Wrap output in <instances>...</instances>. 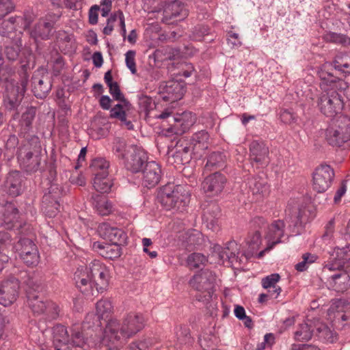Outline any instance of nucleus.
<instances>
[{"label":"nucleus","instance_id":"nucleus-44","mask_svg":"<svg viewBox=\"0 0 350 350\" xmlns=\"http://www.w3.org/2000/svg\"><path fill=\"white\" fill-rule=\"evenodd\" d=\"M113 183L109 175L96 176L93 179V187L100 193H108Z\"/></svg>","mask_w":350,"mask_h":350},{"label":"nucleus","instance_id":"nucleus-59","mask_svg":"<svg viewBox=\"0 0 350 350\" xmlns=\"http://www.w3.org/2000/svg\"><path fill=\"white\" fill-rule=\"evenodd\" d=\"M14 7L12 0H0V19L12 12Z\"/></svg>","mask_w":350,"mask_h":350},{"label":"nucleus","instance_id":"nucleus-36","mask_svg":"<svg viewBox=\"0 0 350 350\" xmlns=\"http://www.w3.org/2000/svg\"><path fill=\"white\" fill-rule=\"evenodd\" d=\"M18 219V210L12 204H9L5 206L1 212V225L3 226L8 229H11L14 226V223Z\"/></svg>","mask_w":350,"mask_h":350},{"label":"nucleus","instance_id":"nucleus-39","mask_svg":"<svg viewBox=\"0 0 350 350\" xmlns=\"http://www.w3.org/2000/svg\"><path fill=\"white\" fill-rule=\"evenodd\" d=\"M93 205L97 212L101 215H107L112 211V205L104 196L93 195Z\"/></svg>","mask_w":350,"mask_h":350},{"label":"nucleus","instance_id":"nucleus-8","mask_svg":"<svg viewBox=\"0 0 350 350\" xmlns=\"http://www.w3.org/2000/svg\"><path fill=\"white\" fill-rule=\"evenodd\" d=\"M326 139L332 146H342L350 139V119L340 117L326 131Z\"/></svg>","mask_w":350,"mask_h":350},{"label":"nucleus","instance_id":"nucleus-3","mask_svg":"<svg viewBox=\"0 0 350 350\" xmlns=\"http://www.w3.org/2000/svg\"><path fill=\"white\" fill-rule=\"evenodd\" d=\"M14 71L8 64H4L0 46V83H5L4 104L9 109L18 106L26 90L27 79H22L20 83H16L12 79Z\"/></svg>","mask_w":350,"mask_h":350},{"label":"nucleus","instance_id":"nucleus-13","mask_svg":"<svg viewBox=\"0 0 350 350\" xmlns=\"http://www.w3.org/2000/svg\"><path fill=\"white\" fill-rule=\"evenodd\" d=\"M216 280L215 275L209 270H204L195 275L190 280V284L198 291L204 293L203 297L209 300L213 293V285Z\"/></svg>","mask_w":350,"mask_h":350},{"label":"nucleus","instance_id":"nucleus-56","mask_svg":"<svg viewBox=\"0 0 350 350\" xmlns=\"http://www.w3.org/2000/svg\"><path fill=\"white\" fill-rule=\"evenodd\" d=\"M119 244H107L105 247V250L100 251V255L105 258H115L120 256V251L118 247Z\"/></svg>","mask_w":350,"mask_h":350},{"label":"nucleus","instance_id":"nucleus-24","mask_svg":"<svg viewBox=\"0 0 350 350\" xmlns=\"http://www.w3.org/2000/svg\"><path fill=\"white\" fill-rule=\"evenodd\" d=\"M20 18L14 16L3 21L0 27V35L3 40H21L23 31L20 27Z\"/></svg>","mask_w":350,"mask_h":350},{"label":"nucleus","instance_id":"nucleus-1","mask_svg":"<svg viewBox=\"0 0 350 350\" xmlns=\"http://www.w3.org/2000/svg\"><path fill=\"white\" fill-rule=\"evenodd\" d=\"M332 70V65L326 62L317 70L321 80L320 88L323 90L318 105L321 111L328 117H334L342 111L344 106L342 97L348 88L347 83L335 77Z\"/></svg>","mask_w":350,"mask_h":350},{"label":"nucleus","instance_id":"nucleus-11","mask_svg":"<svg viewBox=\"0 0 350 350\" xmlns=\"http://www.w3.org/2000/svg\"><path fill=\"white\" fill-rule=\"evenodd\" d=\"M59 18V14L54 13H49L40 18L30 31L31 38L36 42L49 39L54 25Z\"/></svg>","mask_w":350,"mask_h":350},{"label":"nucleus","instance_id":"nucleus-18","mask_svg":"<svg viewBox=\"0 0 350 350\" xmlns=\"http://www.w3.org/2000/svg\"><path fill=\"white\" fill-rule=\"evenodd\" d=\"M185 90L184 85L177 81H169L162 83L159 88L161 98L167 102L174 103L181 99Z\"/></svg>","mask_w":350,"mask_h":350},{"label":"nucleus","instance_id":"nucleus-64","mask_svg":"<svg viewBox=\"0 0 350 350\" xmlns=\"http://www.w3.org/2000/svg\"><path fill=\"white\" fill-rule=\"evenodd\" d=\"M176 334L178 340L181 342H186L189 335V329L186 325H180L176 328Z\"/></svg>","mask_w":350,"mask_h":350},{"label":"nucleus","instance_id":"nucleus-49","mask_svg":"<svg viewBox=\"0 0 350 350\" xmlns=\"http://www.w3.org/2000/svg\"><path fill=\"white\" fill-rule=\"evenodd\" d=\"M183 238L187 246L200 245L203 242L202 234L196 230L187 231L184 234Z\"/></svg>","mask_w":350,"mask_h":350},{"label":"nucleus","instance_id":"nucleus-20","mask_svg":"<svg viewBox=\"0 0 350 350\" xmlns=\"http://www.w3.org/2000/svg\"><path fill=\"white\" fill-rule=\"evenodd\" d=\"M127 155L124 159L126 168L133 172H139L147 161L146 152L137 146L131 145L126 149Z\"/></svg>","mask_w":350,"mask_h":350},{"label":"nucleus","instance_id":"nucleus-50","mask_svg":"<svg viewBox=\"0 0 350 350\" xmlns=\"http://www.w3.org/2000/svg\"><path fill=\"white\" fill-rule=\"evenodd\" d=\"M101 326L100 319L99 317L94 313H88L85 317V321H83L82 326V334H83V332H85L92 328H95L96 331L98 330L99 332L101 330L100 327Z\"/></svg>","mask_w":350,"mask_h":350},{"label":"nucleus","instance_id":"nucleus-12","mask_svg":"<svg viewBox=\"0 0 350 350\" xmlns=\"http://www.w3.org/2000/svg\"><path fill=\"white\" fill-rule=\"evenodd\" d=\"M335 174L331 166L321 165L312 174V189L318 193L325 192L332 185Z\"/></svg>","mask_w":350,"mask_h":350},{"label":"nucleus","instance_id":"nucleus-29","mask_svg":"<svg viewBox=\"0 0 350 350\" xmlns=\"http://www.w3.org/2000/svg\"><path fill=\"white\" fill-rule=\"evenodd\" d=\"M161 177L160 165L155 161L148 162L143 171V184L147 187L157 185Z\"/></svg>","mask_w":350,"mask_h":350},{"label":"nucleus","instance_id":"nucleus-6","mask_svg":"<svg viewBox=\"0 0 350 350\" xmlns=\"http://www.w3.org/2000/svg\"><path fill=\"white\" fill-rule=\"evenodd\" d=\"M53 338L57 350H70L71 347L85 348L90 346L88 338L83 335L81 327L74 325L70 328V333L66 327L57 325L53 328Z\"/></svg>","mask_w":350,"mask_h":350},{"label":"nucleus","instance_id":"nucleus-30","mask_svg":"<svg viewBox=\"0 0 350 350\" xmlns=\"http://www.w3.org/2000/svg\"><path fill=\"white\" fill-rule=\"evenodd\" d=\"M191 145L189 140L186 139H179L174 148L172 154L174 162L177 164H184L188 163L191 159Z\"/></svg>","mask_w":350,"mask_h":350},{"label":"nucleus","instance_id":"nucleus-47","mask_svg":"<svg viewBox=\"0 0 350 350\" xmlns=\"http://www.w3.org/2000/svg\"><path fill=\"white\" fill-rule=\"evenodd\" d=\"M225 157L220 152H213L208 158L205 165L206 170L212 171L213 170L223 167L224 166Z\"/></svg>","mask_w":350,"mask_h":350},{"label":"nucleus","instance_id":"nucleus-34","mask_svg":"<svg viewBox=\"0 0 350 350\" xmlns=\"http://www.w3.org/2000/svg\"><path fill=\"white\" fill-rule=\"evenodd\" d=\"M188 16V10L180 1H173L165 10V17L167 18H177L183 20Z\"/></svg>","mask_w":350,"mask_h":350},{"label":"nucleus","instance_id":"nucleus-37","mask_svg":"<svg viewBox=\"0 0 350 350\" xmlns=\"http://www.w3.org/2000/svg\"><path fill=\"white\" fill-rule=\"evenodd\" d=\"M5 50L4 53L10 61H16L20 55L22 49L21 40H10L3 41Z\"/></svg>","mask_w":350,"mask_h":350},{"label":"nucleus","instance_id":"nucleus-63","mask_svg":"<svg viewBox=\"0 0 350 350\" xmlns=\"http://www.w3.org/2000/svg\"><path fill=\"white\" fill-rule=\"evenodd\" d=\"M11 243L10 235L6 232H0V255Z\"/></svg>","mask_w":350,"mask_h":350},{"label":"nucleus","instance_id":"nucleus-19","mask_svg":"<svg viewBox=\"0 0 350 350\" xmlns=\"http://www.w3.org/2000/svg\"><path fill=\"white\" fill-rule=\"evenodd\" d=\"M19 287V281L15 278L3 281L0 286V304L8 306L13 304L18 297Z\"/></svg>","mask_w":350,"mask_h":350},{"label":"nucleus","instance_id":"nucleus-57","mask_svg":"<svg viewBox=\"0 0 350 350\" xmlns=\"http://www.w3.org/2000/svg\"><path fill=\"white\" fill-rule=\"evenodd\" d=\"M317 256L309 253H306L302 256V261L295 265V269L299 271L306 270L308 266L315 262Z\"/></svg>","mask_w":350,"mask_h":350},{"label":"nucleus","instance_id":"nucleus-5","mask_svg":"<svg viewBox=\"0 0 350 350\" xmlns=\"http://www.w3.org/2000/svg\"><path fill=\"white\" fill-rule=\"evenodd\" d=\"M42 147L39 138L36 135L25 139V142L19 148L18 161L21 167L32 172L38 170L41 162Z\"/></svg>","mask_w":350,"mask_h":350},{"label":"nucleus","instance_id":"nucleus-26","mask_svg":"<svg viewBox=\"0 0 350 350\" xmlns=\"http://www.w3.org/2000/svg\"><path fill=\"white\" fill-rule=\"evenodd\" d=\"M98 233L103 239L111 242L112 244H122L126 239V234L121 229L111 226L107 223L98 226Z\"/></svg>","mask_w":350,"mask_h":350},{"label":"nucleus","instance_id":"nucleus-7","mask_svg":"<svg viewBox=\"0 0 350 350\" xmlns=\"http://www.w3.org/2000/svg\"><path fill=\"white\" fill-rule=\"evenodd\" d=\"M109 92L113 98L121 101V104L116 105L110 111V117L120 120L128 129H133V124L130 120H127L126 114L131 109V104L127 101L120 92L119 85L117 82L108 85Z\"/></svg>","mask_w":350,"mask_h":350},{"label":"nucleus","instance_id":"nucleus-16","mask_svg":"<svg viewBox=\"0 0 350 350\" xmlns=\"http://www.w3.org/2000/svg\"><path fill=\"white\" fill-rule=\"evenodd\" d=\"M90 273L96 289V294L103 292L107 286L109 279V271L106 265L98 260H94L89 264Z\"/></svg>","mask_w":350,"mask_h":350},{"label":"nucleus","instance_id":"nucleus-23","mask_svg":"<svg viewBox=\"0 0 350 350\" xmlns=\"http://www.w3.org/2000/svg\"><path fill=\"white\" fill-rule=\"evenodd\" d=\"M321 277L327 280L329 286L336 291L343 292L350 287V276L341 269L329 271L328 276H323L322 272Z\"/></svg>","mask_w":350,"mask_h":350},{"label":"nucleus","instance_id":"nucleus-28","mask_svg":"<svg viewBox=\"0 0 350 350\" xmlns=\"http://www.w3.org/2000/svg\"><path fill=\"white\" fill-rule=\"evenodd\" d=\"M250 159L258 166L267 165L269 162V149L262 142L253 141L250 146Z\"/></svg>","mask_w":350,"mask_h":350},{"label":"nucleus","instance_id":"nucleus-14","mask_svg":"<svg viewBox=\"0 0 350 350\" xmlns=\"http://www.w3.org/2000/svg\"><path fill=\"white\" fill-rule=\"evenodd\" d=\"M31 85L35 96L44 98L46 97L51 90V77L45 69H38L34 72L31 78Z\"/></svg>","mask_w":350,"mask_h":350},{"label":"nucleus","instance_id":"nucleus-40","mask_svg":"<svg viewBox=\"0 0 350 350\" xmlns=\"http://www.w3.org/2000/svg\"><path fill=\"white\" fill-rule=\"evenodd\" d=\"M90 167L94 177L109 175V163L104 158L94 159Z\"/></svg>","mask_w":350,"mask_h":350},{"label":"nucleus","instance_id":"nucleus-10","mask_svg":"<svg viewBox=\"0 0 350 350\" xmlns=\"http://www.w3.org/2000/svg\"><path fill=\"white\" fill-rule=\"evenodd\" d=\"M63 190L57 184L53 183L44 193L42 201V210L49 217H54L59 212V199Z\"/></svg>","mask_w":350,"mask_h":350},{"label":"nucleus","instance_id":"nucleus-35","mask_svg":"<svg viewBox=\"0 0 350 350\" xmlns=\"http://www.w3.org/2000/svg\"><path fill=\"white\" fill-rule=\"evenodd\" d=\"M190 143L192 145V150L197 154H200L201 151L206 150L208 147L209 135L205 131L196 133Z\"/></svg>","mask_w":350,"mask_h":350},{"label":"nucleus","instance_id":"nucleus-54","mask_svg":"<svg viewBox=\"0 0 350 350\" xmlns=\"http://www.w3.org/2000/svg\"><path fill=\"white\" fill-rule=\"evenodd\" d=\"M15 18H20V27L22 30L29 27L35 18V14L31 10H26L23 16H16Z\"/></svg>","mask_w":350,"mask_h":350},{"label":"nucleus","instance_id":"nucleus-43","mask_svg":"<svg viewBox=\"0 0 350 350\" xmlns=\"http://www.w3.org/2000/svg\"><path fill=\"white\" fill-rule=\"evenodd\" d=\"M7 186L9 194L12 196H17L20 193L21 178L19 172H12L7 177Z\"/></svg>","mask_w":350,"mask_h":350},{"label":"nucleus","instance_id":"nucleus-2","mask_svg":"<svg viewBox=\"0 0 350 350\" xmlns=\"http://www.w3.org/2000/svg\"><path fill=\"white\" fill-rule=\"evenodd\" d=\"M145 326V320L141 314L131 312L122 319V323L110 320L105 329L103 342L116 345L123 338H131L140 332Z\"/></svg>","mask_w":350,"mask_h":350},{"label":"nucleus","instance_id":"nucleus-48","mask_svg":"<svg viewBox=\"0 0 350 350\" xmlns=\"http://www.w3.org/2000/svg\"><path fill=\"white\" fill-rule=\"evenodd\" d=\"M28 304L33 312L38 314L44 313L47 307V302H44L42 299L33 295L28 296Z\"/></svg>","mask_w":350,"mask_h":350},{"label":"nucleus","instance_id":"nucleus-41","mask_svg":"<svg viewBox=\"0 0 350 350\" xmlns=\"http://www.w3.org/2000/svg\"><path fill=\"white\" fill-rule=\"evenodd\" d=\"M117 19H119L120 24L121 26L122 36L124 37L126 33L125 22H124V16L123 12L121 10H118L114 14H111V16L107 20V24L106 27L103 29V33L105 35H110L113 29V23L116 21Z\"/></svg>","mask_w":350,"mask_h":350},{"label":"nucleus","instance_id":"nucleus-46","mask_svg":"<svg viewBox=\"0 0 350 350\" xmlns=\"http://www.w3.org/2000/svg\"><path fill=\"white\" fill-rule=\"evenodd\" d=\"M333 64L336 70L346 74L350 73V55L342 53L338 54Z\"/></svg>","mask_w":350,"mask_h":350},{"label":"nucleus","instance_id":"nucleus-58","mask_svg":"<svg viewBox=\"0 0 350 350\" xmlns=\"http://www.w3.org/2000/svg\"><path fill=\"white\" fill-rule=\"evenodd\" d=\"M129 147L126 146L125 142L120 139H117L115 142L113 150L119 158L125 159L127 155L126 149Z\"/></svg>","mask_w":350,"mask_h":350},{"label":"nucleus","instance_id":"nucleus-9","mask_svg":"<svg viewBox=\"0 0 350 350\" xmlns=\"http://www.w3.org/2000/svg\"><path fill=\"white\" fill-rule=\"evenodd\" d=\"M341 269L350 271V245L340 248L336 247L330 255V260L323 267V276H328L330 271Z\"/></svg>","mask_w":350,"mask_h":350},{"label":"nucleus","instance_id":"nucleus-25","mask_svg":"<svg viewBox=\"0 0 350 350\" xmlns=\"http://www.w3.org/2000/svg\"><path fill=\"white\" fill-rule=\"evenodd\" d=\"M226 183V177L219 172H215L204 179L202 187L208 196H215L223 191Z\"/></svg>","mask_w":350,"mask_h":350},{"label":"nucleus","instance_id":"nucleus-33","mask_svg":"<svg viewBox=\"0 0 350 350\" xmlns=\"http://www.w3.org/2000/svg\"><path fill=\"white\" fill-rule=\"evenodd\" d=\"M250 191L254 196L263 197L269 193V186L267 179L263 176H256L248 181Z\"/></svg>","mask_w":350,"mask_h":350},{"label":"nucleus","instance_id":"nucleus-45","mask_svg":"<svg viewBox=\"0 0 350 350\" xmlns=\"http://www.w3.org/2000/svg\"><path fill=\"white\" fill-rule=\"evenodd\" d=\"M113 310L112 304L108 299H101L96 303V314L100 319L106 320L108 319L113 312Z\"/></svg>","mask_w":350,"mask_h":350},{"label":"nucleus","instance_id":"nucleus-51","mask_svg":"<svg viewBox=\"0 0 350 350\" xmlns=\"http://www.w3.org/2000/svg\"><path fill=\"white\" fill-rule=\"evenodd\" d=\"M317 332L319 337L327 342L333 343L338 340L337 334L325 324H320L317 327Z\"/></svg>","mask_w":350,"mask_h":350},{"label":"nucleus","instance_id":"nucleus-52","mask_svg":"<svg viewBox=\"0 0 350 350\" xmlns=\"http://www.w3.org/2000/svg\"><path fill=\"white\" fill-rule=\"evenodd\" d=\"M312 332L307 323L301 324L295 332V339L301 342L308 341L311 339Z\"/></svg>","mask_w":350,"mask_h":350},{"label":"nucleus","instance_id":"nucleus-21","mask_svg":"<svg viewBox=\"0 0 350 350\" xmlns=\"http://www.w3.org/2000/svg\"><path fill=\"white\" fill-rule=\"evenodd\" d=\"M213 249V256L217 258L219 261L224 262L225 260H228L232 263L242 261L238 256L240 252V247L234 241H228L224 247L219 245H215Z\"/></svg>","mask_w":350,"mask_h":350},{"label":"nucleus","instance_id":"nucleus-22","mask_svg":"<svg viewBox=\"0 0 350 350\" xmlns=\"http://www.w3.org/2000/svg\"><path fill=\"white\" fill-rule=\"evenodd\" d=\"M196 116L190 111H184L172 117L169 131L176 135H182L188 131L195 123Z\"/></svg>","mask_w":350,"mask_h":350},{"label":"nucleus","instance_id":"nucleus-60","mask_svg":"<svg viewBox=\"0 0 350 350\" xmlns=\"http://www.w3.org/2000/svg\"><path fill=\"white\" fill-rule=\"evenodd\" d=\"M135 55V51L133 50L128 51L125 54V62L126 66L133 74H135L137 72Z\"/></svg>","mask_w":350,"mask_h":350},{"label":"nucleus","instance_id":"nucleus-27","mask_svg":"<svg viewBox=\"0 0 350 350\" xmlns=\"http://www.w3.org/2000/svg\"><path fill=\"white\" fill-rule=\"evenodd\" d=\"M328 315L335 323L350 319V306L345 300H335L328 310Z\"/></svg>","mask_w":350,"mask_h":350},{"label":"nucleus","instance_id":"nucleus-38","mask_svg":"<svg viewBox=\"0 0 350 350\" xmlns=\"http://www.w3.org/2000/svg\"><path fill=\"white\" fill-rule=\"evenodd\" d=\"M36 109L34 108H29L24 112L21 119V135L25 139H29L33 135H30L29 131L31 127L33 120L35 118Z\"/></svg>","mask_w":350,"mask_h":350},{"label":"nucleus","instance_id":"nucleus-61","mask_svg":"<svg viewBox=\"0 0 350 350\" xmlns=\"http://www.w3.org/2000/svg\"><path fill=\"white\" fill-rule=\"evenodd\" d=\"M280 278V276L278 273L271 274L262 280V285L263 288L267 289L275 288Z\"/></svg>","mask_w":350,"mask_h":350},{"label":"nucleus","instance_id":"nucleus-32","mask_svg":"<svg viewBox=\"0 0 350 350\" xmlns=\"http://www.w3.org/2000/svg\"><path fill=\"white\" fill-rule=\"evenodd\" d=\"M219 217L220 208L215 203H211L204 211L203 220L206 227L213 232L219 229Z\"/></svg>","mask_w":350,"mask_h":350},{"label":"nucleus","instance_id":"nucleus-55","mask_svg":"<svg viewBox=\"0 0 350 350\" xmlns=\"http://www.w3.org/2000/svg\"><path fill=\"white\" fill-rule=\"evenodd\" d=\"M325 40L328 42L340 44L344 46L350 44V39L342 34L329 33L325 36Z\"/></svg>","mask_w":350,"mask_h":350},{"label":"nucleus","instance_id":"nucleus-15","mask_svg":"<svg viewBox=\"0 0 350 350\" xmlns=\"http://www.w3.org/2000/svg\"><path fill=\"white\" fill-rule=\"evenodd\" d=\"M20 258L27 266L36 265L39 262V254L37 246L29 239H20L15 245Z\"/></svg>","mask_w":350,"mask_h":350},{"label":"nucleus","instance_id":"nucleus-4","mask_svg":"<svg viewBox=\"0 0 350 350\" xmlns=\"http://www.w3.org/2000/svg\"><path fill=\"white\" fill-rule=\"evenodd\" d=\"M190 200V194L185 187L169 183L160 187L157 200L166 211H183Z\"/></svg>","mask_w":350,"mask_h":350},{"label":"nucleus","instance_id":"nucleus-17","mask_svg":"<svg viewBox=\"0 0 350 350\" xmlns=\"http://www.w3.org/2000/svg\"><path fill=\"white\" fill-rule=\"evenodd\" d=\"M74 280L77 287L86 296H94L96 295V289H94L92 273H90L89 265L77 268L74 275Z\"/></svg>","mask_w":350,"mask_h":350},{"label":"nucleus","instance_id":"nucleus-31","mask_svg":"<svg viewBox=\"0 0 350 350\" xmlns=\"http://www.w3.org/2000/svg\"><path fill=\"white\" fill-rule=\"evenodd\" d=\"M285 224L282 220L274 221L268 228L266 234L267 247L265 250H271L275 245L280 242L284 235Z\"/></svg>","mask_w":350,"mask_h":350},{"label":"nucleus","instance_id":"nucleus-53","mask_svg":"<svg viewBox=\"0 0 350 350\" xmlns=\"http://www.w3.org/2000/svg\"><path fill=\"white\" fill-rule=\"evenodd\" d=\"M206 258L202 254L193 253L190 254L187 258V266L189 269L200 268L201 265H204L206 262Z\"/></svg>","mask_w":350,"mask_h":350},{"label":"nucleus","instance_id":"nucleus-62","mask_svg":"<svg viewBox=\"0 0 350 350\" xmlns=\"http://www.w3.org/2000/svg\"><path fill=\"white\" fill-rule=\"evenodd\" d=\"M45 312L49 316V318L55 319L59 315V306L53 301H47V307Z\"/></svg>","mask_w":350,"mask_h":350},{"label":"nucleus","instance_id":"nucleus-42","mask_svg":"<svg viewBox=\"0 0 350 350\" xmlns=\"http://www.w3.org/2000/svg\"><path fill=\"white\" fill-rule=\"evenodd\" d=\"M246 243L248 245V251L244 252L243 256H244L247 260L259 249L261 243V236L260 232L258 231H255L252 234H249L247 238Z\"/></svg>","mask_w":350,"mask_h":350}]
</instances>
